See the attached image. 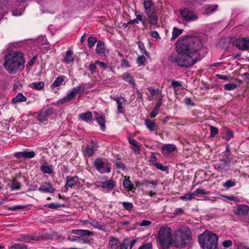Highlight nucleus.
<instances>
[{
    "label": "nucleus",
    "instance_id": "31",
    "mask_svg": "<svg viewBox=\"0 0 249 249\" xmlns=\"http://www.w3.org/2000/svg\"><path fill=\"white\" fill-rule=\"evenodd\" d=\"M129 143L131 145V149L136 153L138 154L140 152V147L141 144L138 141H129Z\"/></svg>",
    "mask_w": 249,
    "mask_h": 249
},
{
    "label": "nucleus",
    "instance_id": "46",
    "mask_svg": "<svg viewBox=\"0 0 249 249\" xmlns=\"http://www.w3.org/2000/svg\"><path fill=\"white\" fill-rule=\"evenodd\" d=\"M146 58L143 55L139 56L137 59V63L139 66H144L145 64Z\"/></svg>",
    "mask_w": 249,
    "mask_h": 249
},
{
    "label": "nucleus",
    "instance_id": "26",
    "mask_svg": "<svg viewBox=\"0 0 249 249\" xmlns=\"http://www.w3.org/2000/svg\"><path fill=\"white\" fill-rule=\"evenodd\" d=\"M8 2L9 0H0V15H2L7 12Z\"/></svg>",
    "mask_w": 249,
    "mask_h": 249
},
{
    "label": "nucleus",
    "instance_id": "56",
    "mask_svg": "<svg viewBox=\"0 0 249 249\" xmlns=\"http://www.w3.org/2000/svg\"><path fill=\"white\" fill-rule=\"evenodd\" d=\"M155 167L158 169L162 171H168L169 169L168 167L167 166L163 165L162 164L159 162L156 164Z\"/></svg>",
    "mask_w": 249,
    "mask_h": 249
},
{
    "label": "nucleus",
    "instance_id": "7",
    "mask_svg": "<svg viewBox=\"0 0 249 249\" xmlns=\"http://www.w3.org/2000/svg\"><path fill=\"white\" fill-rule=\"evenodd\" d=\"M179 15L185 22H190L196 20L198 17L193 10L186 8L179 11Z\"/></svg>",
    "mask_w": 249,
    "mask_h": 249
},
{
    "label": "nucleus",
    "instance_id": "48",
    "mask_svg": "<svg viewBox=\"0 0 249 249\" xmlns=\"http://www.w3.org/2000/svg\"><path fill=\"white\" fill-rule=\"evenodd\" d=\"M42 171L44 173H47L49 174H51L52 173L53 170L47 164H44L42 166Z\"/></svg>",
    "mask_w": 249,
    "mask_h": 249
},
{
    "label": "nucleus",
    "instance_id": "32",
    "mask_svg": "<svg viewBox=\"0 0 249 249\" xmlns=\"http://www.w3.org/2000/svg\"><path fill=\"white\" fill-rule=\"evenodd\" d=\"M27 100V98L24 96L21 93H19L16 96L14 97L12 100V102L14 104L18 103L25 102Z\"/></svg>",
    "mask_w": 249,
    "mask_h": 249
},
{
    "label": "nucleus",
    "instance_id": "24",
    "mask_svg": "<svg viewBox=\"0 0 249 249\" xmlns=\"http://www.w3.org/2000/svg\"><path fill=\"white\" fill-rule=\"evenodd\" d=\"M176 146L172 144H164L161 147L163 154H167L174 151L176 149Z\"/></svg>",
    "mask_w": 249,
    "mask_h": 249
},
{
    "label": "nucleus",
    "instance_id": "13",
    "mask_svg": "<svg viewBox=\"0 0 249 249\" xmlns=\"http://www.w3.org/2000/svg\"><path fill=\"white\" fill-rule=\"evenodd\" d=\"M114 100L117 104V111L119 113H124V107L127 103V100L123 97L115 98Z\"/></svg>",
    "mask_w": 249,
    "mask_h": 249
},
{
    "label": "nucleus",
    "instance_id": "50",
    "mask_svg": "<svg viewBox=\"0 0 249 249\" xmlns=\"http://www.w3.org/2000/svg\"><path fill=\"white\" fill-rule=\"evenodd\" d=\"M97 40L95 37H89L88 38V46L89 48H92L97 42Z\"/></svg>",
    "mask_w": 249,
    "mask_h": 249
},
{
    "label": "nucleus",
    "instance_id": "5",
    "mask_svg": "<svg viewBox=\"0 0 249 249\" xmlns=\"http://www.w3.org/2000/svg\"><path fill=\"white\" fill-rule=\"evenodd\" d=\"M199 243L203 249H216L218 237L212 231H206L198 238Z\"/></svg>",
    "mask_w": 249,
    "mask_h": 249
},
{
    "label": "nucleus",
    "instance_id": "6",
    "mask_svg": "<svg viewBox=\"0 0 249 249\" xmlns=\"http://www.w3.org/2000/svg\"><path fill=\"white\" fill-rule=\"evenodd\" d=\"M143 6L146 17L149 19V23L156 25L158 17L156 15V7L152 0H144Z\"/></svg>",
    "mask_w": 249,
    "mask_h": 249
},
{
    "label": "nucleus",
    "instance_id": "11",
    "mask_svg": "<svg viewBox=\"0 0 249 249\" xmlns=\"http://www.w3.org/2000/svg\"><path fill=\"white\" fill-rule=\"evenodd\" d=\"M233 44L241 50H249V38H240L235 39Z\"/></svg>",
    "mask_w": 249,
    "mask_h": 249
},
{
    "label": "nucleus",
    "instance_id": "39",
    "mask_svg": "<svg viewBox=\"0 0 249 249\" xmlns=\"http://www.w3.org/2000/svg\"><path fill=\"white\" fill-rule=\"evenodd\" d=\"M137 44L138 46V47L140 50L141 53H142L145 54L146 55V56L149 57V53L146 51L144 44L140 41H138L137 42Z\"/></svg>",
    "mask_w": 249,
    "mask_h": 249
},
{
    "label": "nucleus",
    "instance_id": "53",
    "mask_svg": "<svg viewBox=\"0 0 249 249\" xmlns=\"http://www.w3.org/2000/svg\"><path fill=\"white\" fill-rule=\"evenodd\" d=\"M171 85L174 88L175 92H176L177 91V90L176 89L177 88L179 87L180 88H182V85L178 81H172Z\"/></svg>",
    "mask_w": 249,
    "mask_h": 249
},
{
    "label": "nucleus",
    "instance_id": "55",
    "mask_svg": "<svg viewBox=\"0 0 249 249\" xmlns=\"http://www.w3.org/2000/svg\"><path fill=\"white\" fill-rule=\"evenodd\" d=\"M193 196H198L199 195H207V193L206 192L202 189L199 188L197 189L196 191L193 192Z\"/></svg>",
    "mask_w": 249,
    "mask_h": 249
},
{
    "label": "nucleus",
    "instance_id": "35",
    "mask_svg": "<svg viewBox=\"0 0 249 249\" xmlns=\"http://www.w3.org/2000/svg\"><path fill=\"white\" fill-rule=\"evenodd\" d=\"M65 76L64 75H61L60 76H58L53 83L52 85V87L53 88H55L58 87L61 85L63 82L64 81Z\"/></svg>",
    "mask_w": 249,
    "mask_h": 249
},
{
    "label": "nucleus",
    "instance_id": "42",
    "mask_svg": "<svg viewBox=\"0 0 249 249\" xmlns=\"http://www.w3.org/2000/svg\"><path fill=\"white\" fill-rule=\"evenodd\" d=\"M82 90V87H81V85L74 87L72 89V90L71 91H69L68 93L73 98H74L77 93L79 91Z\"/></svg>",
    "mask_w": 249,
    "mask_h": 249
},
{
    "label": "nucleus",
    "instance_id": "17",
    "mask_svg": "<svg viewBox=\"0 0 249 249\" xmlns=\"http://www.w3.org/2000/svg\"><path fill=\"white\" fill-rule=\"evenodd\" d=\"M80 222L83 225L88 226L89 225L95 228H99L101 227L100 223L92 218H90L89 220H80Z\"/></svg>",
    "mask_w": 249,
    "mask_h": 249
},
{
    "label": "nucleus",
    "instance_id": "45",
    "mask_svg": "<svg viewBox=\"0 0 249 249\" xmlns=\"http://www.w3.org/2000/svg\"><path fill=\"white\" fill-rule=\"evenodd\" d=\"M23 156L25 159H31L34 158L36 154L33 151H29L27 150H25L23 151Z\"/></svg>",
    "mask_w": 249,
    "mask_h": 249
},
{
    "label": "nucleus",
    "instance_id": "9",
    "mask_svg": "<svg viewBox=\"0 0 249 249\" xmlns=\"http://www.w3.org/2000/svg\"><path fill=\"white\" fill-rule=\"evenodd\" d=\"M53 113L52 107H46L42 108L38 114L37 119L41 123H43L47 119V118Z\"/></svg>",
    "mask_w": 249,
    "mask_h": 249
},
{
    "label": "nucleus",
    "instance_id": "10",
    "mask_svg": "<svg viewBox=\"0 0 249 249\" xmlns=\"http://www.w3.org/2000/svg\"><path fill=\"white\" fill-rule=\"evenodd\" d=\"M67 182L65 184V187L66 189L68 188H79L80 182L79 181V178L77 177H70L67 176L66 177Z\"/></svg>",
    "mask_w": 249,
    "mask_h": 249
},
{
    "label": "nucleus",
    "instance_id": "1",
    "mask_svg": "<svg viewBox=\"0 0 249 249\" xmlns=\"http://www.w3.org/2000/svg\"><path fill=\"white\" fill-rule=\"evenodd\" d=\"M203 44L199 38L194 36H183L176 42L178 54L173 53L169 57L172 63L180 68H188L201 60L199 50Z\"/></svg>",
    "mask_w": 249,
    "mask_h": 249
},
{
    "label": "nucleus",
    "instance_id": "47",
    "mask_svg": "<svg viewBox=\"0 0 249 249\" xmlns=\"http://www.w3.org/2000/svg\"><path fill=\"white\" fill-rule=\"evenodd\" d=\"M235 185V182L234 180L229 179L226 181L224 184L223 186L226 189H229Z\"/></svg>",
    "mask_w": 249,
    "mask_h": 249
},
{
    "label": "nucleus",
    "instance_id": "27",
    "mask_svg": "<svg viewBox=\"0 0 249 249\" xmlns=\"http://www.w3.org/2000/svg\"><path fill=\"white\" fill-rule=\"evenodd\" d=\"M96 120L100 125L101 129L104 131L106 130L105 126V116L103 114H101L97 116L95 118Z\"/></svg>",
    "mask_w": 249,
    "mask_h": 249
},
{
    "label": "nucleus",
    "instance_id": "23",
    "mask_svg": "<svg viewBox=\"0 0 249 249\" xmlns=\"http://www.w3.org/2000/svg\"><path fill=\"white\" fill-rule=\"evenodd\" d=\"M72 233L77 235H80V237L91 236L92 235L91 232L86 230H73L72 231Z\"/></svg>",
    "mask_w": 249,
    "mask_h": 249
},
{
    "label": "nucleus",
    "instance_id": "21",
    "mask_svg": "<svg viewBox=\"0 0 249 249\" xmlns=\"http://www.w3.org/2000/svg\"><path fill=\"white\" fill-rule=\"evenodd\" d=\"M218 7L217 4L206 5L203 6V13L207 15H211L216 11Z\"/></svg>",
    "mask_w": 249,
    "mask_h": 249
},
{
    "label": "nucleus",
    "instance_id": "37",
    "mask_svg": "<svg viewBox=\"0 0 249 249\" xmlns=\"http://www.w3.org/2000/svg\"><path fill=\"white\" fill-rule=\"evenodd\" d=\"M24 10V6H20L19 8L15 7L13 9L12 14L16 16H20Z\"/></svg>",
    "mask_w": 249,
    "mask_h": 249
},
{
    "label": "nucleus",
    "instance_id": "3",
    "mask_svg": "<svg viewBox=\"0 0 249 249\" xmlns=\"http://www.w3.org/2000/svg\"><path fill=\"white\" fill-rule=\"evenodd\" d=\"M175 246L178 248H184L189 245L192 240V233L187 227H182L173 233Z\"/></svg>",
    "mask_w": 249,
    "mask_h": 249
},
{
    "label": "nucleus",
    "instance_id": "12",
    "mask_svg": "<svg viewBox=\"0 0 249 249\" xmlns=\"http://www.w3.org/2000/svg\"><path fill=\"white\" fill-rule=\"evenodd\" d=\"M98 147L97 142H92L91 145H87L83 147V154L85 156L90 157L93 155L94 152L97 150Z\"/></svg>",
    "mask_w": 249,
    "mask_h": 249
},
{
    "label": "nucleus",
    "instance_id": "60",
    "mask_svg": "<svg viewBox=\"0 0 249 249\" xmlns=\"http://www.w3.org/2000/svg\"><path fill=\"white\" fill-rule=\"evenodd\" d=\"M193 193H189L185 195L184 196H180V199L182 200H190L193 198Z\"/></svg>",
    "mask_w": 249,
    "mask_h": 249
},
{
    "label": "nucleus",
    "instance_id": "4",
    "mask_svg": "<svg viewBox=\"0 0 249 249\" xmlns=\"http://www.w3.org/2000/svg\"><path fill=\"white\" fill-rule=\"evenodd\" d=\"M158 241L160 249H168L174 243L171 229L168 226H161L158 232Z\"/></svg>",
    "mask_w": 249,
    "mask_h": 249
},
{
    "label": "nucleus",
    "instance_id": "34",
    "mask_svg": "<svg viewBox=\"0 0 249 249\" xmlns=\"http://www.w3.org/2000/svg\"><path fill=\"white\" fill-rule=\"evenodd\" d=\"M39 239V237L35 235H23L21 236L20 240L22 241L26 242H30L32 241H37Z\"/></svg>",
    "mask_w": 249,
    "mask_h": 249
},
{
    "label": "nucleus",
    "instance_id": "16",
    "mask_svg": "<svg viewBox=\"0 0 249 249\" xmlns=\"http://www.w3.org/2000/svg\"><path fill=\"white\" fill-rule=\"evenodd\" d=\"M38 190L40 192L45 193H53L55 191V189L50 183L48 182H45L41 184Z\"/></svg>",
    "mask_w": 249,
    "mask_h": 249
},
{
    "label": "nucleus",
    "instance_id": "18",
    "mask_svg": "<svg viewBox=\"0 0 249 249\" xmlns=\"http://www.w3.org/2000/svg\"><path fill=\"white\" fill-rule=\"evenodd\" d=\"M120 243L119 239L110 236L108 240V248L109 249H118L120 246Z\"/></svg>",
    "mask_w": 249,
    "mask_h": 249
},
{
    "label": "nucleus",
    "instance_id": "62",
    "mask_svg": "<svg viewBox=\"0 0 249 249\" xmlns=\"http://www.w3.org/2000/svg\"><path fill=\"white\" fill-rule=\"evenodd\" d=\"M225 135L226 139L230 140L233 138V132L231 130H228L226 132Z\"/></svg>",
    "mask_w": 249,
    "mask_h": 249
},
{
    "label": "nucleus",
    "instance_id": "30",
    "mask_svg": "<svg viewBox=\"0 0 249 249\" xmlns=\"http://www.w3.org/2000/svg\"><path fill=\"white\" fill-rule=\"evenodd\" d=\"M44 82L41 81L38 82H33L30 84L29 86L31 88L37 90L43 89L44 87Z\"/></svg>",
    "mask_w": 249,
    "mask_h": 249
},
{
    "label": "nucleus",
    "instance_id": "61",
    "mask_svg": "<svg viewBox=\"0 0 249 249\" xmlns=\"http://www.w3.org/2000/svg\"><path fill=\"white\" fill-rule=\"evenodd\" d=\"M95 62L94 63H91L89 66V70L91 72V74H93L96 71V66Z\"/></svg>",
    "mask_w": 249,
    "mask_h": 249
},
{
    "label": "nucleus",
    "instance_id": "25",
    "mask_svg": "<svg viewBox=\"0 0 249 249\" xmlns=\"http://www.w3.org/2000/svg\"><path fill=\"white\" fill-rule=\"evenodd\" d=\"M228 163V160H222L217 164L215 165V167L219 172L226 171Z\"/></svg>",
    "mask_w": 249,
    "mask_h": 249
},
{
    "label": "nucleus",
    "instance_id": "19",
    "mask_svg": "<svg viewBox=\"0 0 249 249\" xmlns=\"http://www.w3.org/2000/svg\"><path fill=\"white\" fill-rule=\"evenodd\" d=\"M136 242V240H129L128 239H124L123 243H120V249H131Z\"/></svg>",
    "mask_w": 249,
    "mask_h": 249
},
{
    "label": "nucleus",
    "instance_id": "20",
    "mask_svg": "<svg viewBox=\"0 0 249 249\" xmlns=\"http://www.w3.org/2000/svg\"><path fill=\"white\" fill-rule=\"evenodd\" d=\"M121 77L124 81H126L130 84L133 88L136 86L135 80L130 73L125 72L122 75Z\"/></svg>",
    "mask_w": 249,
    "mask_h": 249
},
{
    "label": "nucleus",
    "instance_id": "43",
    "mask_svg": "<svg viewBox=\"0 0 249 249\" xmlns=\"http://www.w3.org/2000/svg\"><path fill=\"white\" fill-rule=\"evenodd\" d=\"M145 124L150 130L153 131L155 130L156 124L154 122L151 121L149 119H146L145 120Z\"/></svg>",
    "mask_w": 249,
    "mask_h": 249
},
{
    "label": "nucleus",
    "instance_id": "15",
    "mask_svg": "<svg viewBox=\"0 0 249 249\" xmlns=\"http://www.w3.org/2000/svg\"><path fill=\"white\" fill-rule=\"evenodd\" d=\"M136 18L134 19L130 20L128 22V24H134L136 23L138 24L139 23V22H141L143 25H145L147 22L149 23V19L146 16L143 17L142 15H137L136 14Z\"/></svg>",
    "mask_w": 249,
    "mask_h": 249
},
{
    "label": "nucleus",
    "instance_id": "51",
    "mask_svg": "<svg viewBox=\"0 0 249 249\" xmlns=\"http://www.w3.org/2000/svg\"><path fill=\"white\" fill-rule=\"evenodd\" d=\"M63 206V205H60L54 203H52L51 204H45L44 205V206L45 207L49 208L52 209H55L62 207Z\"/></svg>",
    "mask_w": 249,
    "mask_h": 249
},
{
    "label": "nucleus",
    "instance_id": "54",
    "mask_svg": "<svg viewBox=\"0 0 249 249\" xmlns=\"http://www.w3.org/2000/svg\"><path fill=\"white\" fill-rule=\"evenodd\" d=\"M116 166L118 169L124 170V165L122 163L120 159H117L116 160Z\"/></svg>",
    "mask_w": 249,
    "mask_h": 249
},
{
    "label": "nucleus",
    "instance_id": "52",
    "mask_svg": "<svg viewBox=\"0 0 249 249\" xmlns=\"http://www.w3.org/2000/svg\"><path fill=\"white\" fill-rule=\"evenodd\" d=\"M144 184L146 187H150V185L151 184L154 187H156L158 185V181L157 180L149 181L148 180H145Z\"/></svg>",
    "mask_w": 249,
    "mask_h": 249
},
{
    "label": "nucleus",
    "instance_id": "8",
    "mask_svg": "<svg viewBox=\"0 0 249 249\" xmlns=\"http://www.w3.org/2000/svg\"><path fill=\"white\" fill-rule=\"evenodd\" d=\"M94 164L96 169L101 173L103 174L110 172V167L100 158L95 160Z\"/></svg>",
    "mask_w": 249,
    "mask_h": 249
},
{
    "label": "nucleus",
    "instance_id": "64",
    "mask_svg": "<svg viewBox=\"0 0 249 249\" xmlns=\"http://www.w3.org/2000/svg\"><path fill=\"white\" fill-rule=\"evenodd\" d=\"M149 161L151 164L155 166H156V164L158 163L157 162V158L154 156H152L150 157Z\"/></svg>",
    "mask_w": 249,
    "mask_h": 249
},
{
    "label": "nucleus",
    "instance_id": "22",
    "mask_svg": "<svg viewBox=\"0 0 249 249\" xmlns=\"http://www.w3.org/2000/svg\"><path fill=\"white\" fill-rule=\"evenodd\" d=\"M101 186L104 189H107L112 190L115 187V182L112 179H109L108 180L101 182Z\"/></svg>",
    "mask_w": 249,
    "mask_h": 249
},
{
    "label": "nucleus",
    "instance_id": "14",
    "mask_svg": "<svg viewBox=\"0 0 249 249\" xmlns=\"http://www.w3.org/2000/svg\"><path fill=\"white\" fill-rule=\"evenodd\" d=\"M249 211V207L246 205H239L236 210L233 211L235 214L239 215H245Z\"/></svg>",
    "mask_w": 249,
    "mask_h": 249
},
{
    "label": "nucleus",
    "instance_id": "58",
    "mask_svg": "<svg viewBox=\"0 0 249 249\" xmlns=\"http://www.w3.org/2000/svg\"><path fill=\"white\" fill-rule=\"evenodd\" d=\"M210 127L211 130L210 135L211 137H214L218 133V129L217 127L213 126H210Z\"/></svg>",
    "mask_w": 249,
    "mask_h": 249
},
{
    "label": "nucleus",
    "instance_id": "59",
    "mask_svg": "<svg viewBox=\"0 0 249 249\" xmlns=\"http://www.w3.org/2000/svg\"><path fill=\"white\" fill-rule=\"evenodd\" d=\"M13 249H27V247L23 244H16L12 247Z\"/></svg>",
    "mask_w": 249,
    "mask_h": 249
},
{
    "label": "nucleus",
    "instance_id": "33",
    "mask_svg": "<svg viewBox=\"0 0 249 249\" xmlns=\"http://www.w3.org/2000/svg\"><path fill=\"white\" fill-rule=\"evenodd\" d=\"M240 81L236 80V83H228L224 86V89L226 90H232L235 89L238 86L240 85Z\"/></svg>",
    "mask_w": 249,
    "mask_h": 249
},
{
    "label": "nucleus",
    "instance_id": "40",
    "mask_svg": "<svg viewBox=\"0 0 249 249\" xmlns=\"http://www.w3.org/2000/svg\"><path fill=\"white\" fill-rule=\"evenodd\" d=\"M183 32V29L174 27L172 32V39H175L180 35Z\"/></svg>",
    "mask_w": 249,
    "mask_h": 249
},
{
    "label": "nucleus",
    "instance_id": "36",
    "mask_svg": "<svg viewBox=\"0 0 249 249\" xmlns=\"http://www.w3.org/2000/svg\"><path fill=\"white\" fill-rule=\"evenodd\" d=\"M73 52L71 50H69L66 52V54L64 58V61L67 63H69L73 61L74 58L73 57Z\"/></svg>",
    "mask_w": 249,
    "mask_h": 249
},
{
    "label": "nucleus",
    "instance_id": "44",
    "mask_svg": "<svg viewBox=\"0 0 249 249\" xmlns=\"http://www.w3.org/2000/svg\"><path fill=\"white\" fill-rule=\"evenodd\" d=\"M10 187L13 191L18 190L20 187V183L15 179H13Z\"/></svg>",
    "mask_w": 249,
    "mask_h": 249
},
{
    "label": "nucleus",
    "instance_id": "29",
    "mask_svg": "<svg viewBox=\"0 0 249 249\" xmlns=\"http://www.w3.org/2000/svg\"><path fill=\"white\" fill-rule=\"evenodd\" d=\"M124 187L128 190L131 191L134 188L133 185L132 184L129 176H125L124 179L123 181Z\"/></svg>",
    "mask_w": 249,
    "mask_h": 249
},
{
    "label": "nucleus",
    "instance_id": "41",
    "mask_svg": "<svg viewBox=\"0 0 249 249\" xmlns=\"http://www.w3.org/2000/svg\"><path fill=\"white\" fill-rule=\"evenodd\" d=\"M73 98L68 93H67V95L65 96L64 98H62L59 99L57 101V104H63L65 103L68 102L70 101Z\"/></svg>",
    "mask_w": 249,
    "mask_h": 249
},
{
    "label": "nucleus",
    "instance_id": "49",
    "mask_svg": "<svg viewBox=\"0 0 249 249\" xmlns=\"http://www.w3.org/2000/svg\"><path fill=\"white\" fill-rule=\"evenodd\" d=\"M94 86L93 83H86L82 84L81 87H82V90L85 91V90L92 88Z\"/></svg>",
    "mask_w": 249,
    "mask_h": 249
},
{
    "label": "nucleus",
    "instance_id": "63",
    "mask_svg": "<svg viewBox=\"0 0 249 249\" xmlns=\"http://www.w3.org/2000/svg\"><path fill=\"white\" fill-rule=\"evenodd\" d=\"M138 249H152V245L151 243H147L141 246Z\"/></svg>",
    "mask_w": 249,
    "mask_h": 249
},
{
    "label": "nucleus",
    "instance_id": "2",
    "mask_svg": "<svg viewBox=\"0 0 249 249\" xmlns=\"http://www.w3.org/2000/svg\"><path fill=\"white\" fill-rule=\"evenodd\" d=\"M4 60L3 67L9 73L14 74L24 69L25 60L21 52H9L5 55Z\"/></svg>",
    "mask_w": 249,
    "mask_h": 249
},
{
    "label": "nucleus",
    "instance_id": "57",
    "mask_svg": "<svg viewBox=\"0 0 249 249\" xmlns=\"http://www.w3.org/2000/svg\"><path fill=\"white\" fill-rule=\"evenodd\" d=\"M122 205L123 207L128 211L131 210L133 206L132 203L127 202H123Z\"/></svg>",
    "mask_w": 249,
    "mask_h": 249
},
{
    "label": "nucleus",
    "instance_id": "28",
    "mask_svg": "<svg viewBox=\"0 0 249 249\" xmlns=\"http://www.w3.org/2000/svg\"><path fill=\"white\" fill-rule=\"evenodd\" d=\"M105 50L106 49L105 43L102 41H99L97 42L96 46V53L100 55L105 54Z\"/></svg>",
    "mask_w": 249,
    "mask_h": 249
},
{
    "label": "nucleus",
    "instance_id": "38",
    "mask_svg": "<svg viewBox=\"0 0 249 249\" xmlns=\"http://www.w3.org/2000/svg\"><path fill=\"white\" fill-rule=\"evenodd\" d=\"M79 117L84 120L85 122H88L89 120H91L92 117V114L91 112L88 111L87 113L80 114Z\"/></svg>",
    "mask_w": 249,
    "mask_h": 249
}]
</instances>
